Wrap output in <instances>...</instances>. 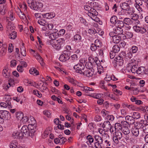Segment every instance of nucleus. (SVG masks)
I'll list each match as a JSON object with an SVG mask.
<instances>
[{
	"label": "nucleus",
	"instance_id": "nucleus-40",
	"mask_svg": "<svg viewBox=\"0 0 148 148\" xmlns=\"http://www.w3.org/2000/svg\"><path fill=\"white\" fill-rule=\"evenodd\" d=\"M38 23L39 24L42 26H46V25H47V22L44 19L38 20Z\"/></svg>",
	"mask_w": 148,
	"mask_h": 148
},
{
	"label": "nucleus",
	"instance_id": "nucleus-46",
	"mask_svg": "<svg viewBox=\"0 0 148 148\" xmlns=\"http://www.w3.org/2000/svg\"><path fill=\"white\" fill-rule=\"evenodd\" d=\"M21 121H22L24 123H26L27 122L29 121V119L28 117L27 116H23V117H22L21 120Z\"/></svg>",
	"mask_w": 148,
	"mask_h": 148
},
{
	"label": "nucleus",
	"instance_id": "nucleus-60",
	"mask_svg": "<svg viewBox=\"0 0 148 148\" xmlns=\"http://www.w3.org/2000/svg\"><path fill=\"white\" fill-rule=\"evenodd\" d=\"M19 136H18L16 137V138H17V139H22L23 138V137L24 136V133H23L21 132V131L20 132V133H18Z\"/></svg>",
	"mask_w": 148,
	"mask_h": 148
},
{
	"label": "nucleus",
	"instance_id": "nucleus-50",
	"mask_svg": "<svg viewBox=\"0 0 148 148\" xmlns=\"http://www.w3.org/2000/svg\"><path fill=\"white\" fill-rule=\"evenodd\" d=\"M43 114L46 115L48 117H51V113L49 111H44L43 112Z\"/></svg>",
	"mask_w": 148,
	"mask_h": 148
},
{
	"label": "nucleus",
	"instance_id": "nucleus-53",
	"mask_svg": "<svg viewBox=\"0 0 148 148\" xmlns=\"http://www.w3.org/2000/svg\"><path fill=\"white\" fill-rule=\"evenodd\" d=\"M126 34L127 37L131 38L133 36V34L131 32H126Z\"/></svg>",
	"mask_w": 148,
	"mask_h": 148
},
{
	"label": "nucleus",
	"instance_id": "nucleus-22",
	"mask_svg": "<svg viewBox=\"0 0 148 148\" xmlns=\"http://www.w3.org/2000/svg\"><path fill=\"white\" fill-rule=\"evenodd\" d=\"M29 129L26 125H23L21 128V131L25 135H28Z\"/></svg>",
	"mask_w": 148,
	"mask_h": 148
},
{
	"label": "nucleus",
	"instance_id": "nucleus-32",
	"mask_svg": "<svg viewBox=\"0 0 148 148\" xmlns=\"http://www.w3.org/2000/svg\"><path fill=\"white\" fill-rule=\"evenodd\" d=\"M16 32L15 31H13L10 34L9 37L10 38L12 39H14L16 37Z\"/></svg>",
	"mask_w": 148,
	"mask_h": 148
},
{
	"label": "nucleus",
	"instance_id": "nucleus-48",
	"mask_svg": "<svg viewBox=\"0 0 148 148\" xmlns=\"http://www.w3.org/2000/svg\"><path fill=\"white\" fill-rule=\"evenodd\" d=\"M17 61L15 60H12L10 62V65L11 66H15L17 64Z\"/></svg>",
	"mask_w": 148,
	"mask_h": 148
},
{
	"label": "nucleus",
	"instance_id": "nucleus-27",
	"mask_svg": "<svg viewBox=\"0 0 148 148\" xmlns=\"http://www.w3.org/2000/svg\"><path fill=\"white\" fill-rule=\"evenodd\" d=\"M2 74L4 77L8 78L10 76V71L7 68H5L2 71Z\"/></svg>",
	"mask_w": 148,
	"mask_h": 148
},
{
	"label": "nucleus",
	"instance_id": "nucleus-19",
	"mask_svg": "<svg viewBox=\"0 0 148 148\" xmlns=\"http://www.w3.org/2000/svg\"><path fill=\"white\" fill-rule=\"evenodd\" d=\"M112 125L110 122L108 121H105L103 123L102 125V127L103 128H105L108 131L109 129L111 128Z\"/></svg>",
	"mask_w": 148,
	"mask_h": 148
},
{
	"label": "nucleus",
	"instance_id": "nucleus-37",
	"mask_svg": "<svg viewBox=\"0 0 148 148\" xmlns=\"http://www.w3.org/2000/svg\"><path fill=\"white\" fill-rule=\"evenodd\" d=\"M117 19V18L116 16H113L110 19V21L112 24H116Z\"/></svg>",
	"mask_w": 148,
	"mask_h": 148
},
{
	"label": "nucleus",
	"instance_id": "nucleus-33",
	"mask_svg": "<svg viewBox=\"0 0 148 148\" xmlns=\"http://www.w3.org/2000/svg\"><path fill=\"white\" fill-rule=\"evenodd\" d=\"M19 6L22 9H24V12L25 13H27V5L25 3V2H23L22 5H19Z\"/></svg>",
	"mask_w": 148,
	"mask_h": 148
},
{
	"label": "nucleus",
	"instance_id": "nucleus-58",
	"mask_svg": "<svg viewBox=\"0 0 148 148\" xmlns=\"http://www.w3.org/2000/svg\"><path fill=\"white\" fill-rule=\"evenodd\" d=\"M6 10V7H3V9L1 10V14L2 15H5Z\"/></svg>",
	"mask_w": 148,
	"mask_h": 148
},
{
	"label": "nucleus",
	"instance_id": "nucleus-45",
	"mask_svg": "<svg viewBox=\"0 0 148 148\" xmlns=\"http://www.w3.org/2000/svg\"><path fill=\"white\" fill-rule=\"evenodd\" d=\"M124 107H125L128 108L129 109L131 110H134L135 109V108L134 106L132 105H128L127 104H124L123 105Z\"/></svg>",
	"mask_w": 148,
	"mask_h": 148
},
{
	"label": "nucleus",
	"instance_id": "nucleus-14",
	"mask_svg": "<svg viewBox=\"0 0 148 148\" xmlns=\"http://www.w3.org/2000/svg\"><path fill=\"white\" fill-rule=\"evenodd\" d=\"M1 116L4 119L8 120L10 118V115L9 112L4 110L2 111L1 113Z\"/></svg>",
	"mask_w": 148,
	"mask_h": 148
},
{
	"label": "nucleus",
	"instance_id": "nucleus-52",
	"mask_svg": "<svg viewBox=\"0 0 148 148\" xmlns=\"http://www.w3.org/2000/svg\"><path fill=\"white\" fill-rule=\"evenodd\" d=\"M17 69L18 71L20 72H22L23 70V69L22 66L20 65H18L17 66Z\"/></svg>",
	"mask_w": 148,
	"mask_h": 148
},
{
	"label": "nucleus",
	"instance_id": "nucleus-64",
	"mask_svg": "<svg viewBox=\"0 0 148 148\" xmlns=\"http://www.w3.org/2000/svg\"><path fill=\"white\" fill-rule=\"evenodd\" d=\"M136 5H142V2L141 0H135Z\"/></svg>",
	"mask_w": 148,
	"mask_h": 148
},
{
	"label": "nucleus",
	"instance_id": "nucleus-28",
	"mask_svg": "<svg viewBox=\"0 0 148 148\" xmlns=\"http://www.w3.org/2000/svg\"><path fill=\"white\" fill-rule=\"evenodd\" d=\"M132 20H131L129 18H125L123 19V22L124 24L127 25L133 24Z\"/></svg>",
	"mask_w": 148,
	"mask_h": 148
},
{
	"label": "nucleus",
	"instance_id": "nucleus-41",
	"mask_svg": "<svg viewBox=\"0 0 148 148\" xmlns=\"http://www.w3.org/2000/svg\"><path fill=\"white\" fill-rule=\"evenodd\" d=\"M18 10L20 11V12L18 14L19 17L21 19H25L26 17L24 14V13H23V12L21 11V10L19 9V8H18Z\"/></svg>",
	"mask_w": 148,
	"mask_h": 148
},
{
	"label": "nucleus",
	"instance_id": "nucleus-1",
	"mask_svg": "<svg viewBox=\"0 0 148 148\" xmlns=\"http://www.w3.org/2000/svg\"><path fill=\"white\" fill-rule=\"evenodd\" d=\"M65 40L64 38L58 40H51L47 42V44L51 45L53 48L57 50H59L61 48L62 45L65 43Z\"/></svg>",
	"mask_w": 148,
	"mask_h": 148
},
{
	"label": "nucleus",
	"instance_id": "nucleus-31",
	"mask_svg": "<svg viewBox=\"0 0 148 148\" xmlns=\"http://www.w3.org/2000/svg\"><path fill=\"white\" fill-rule=\"evenodd\" d=\"M128 68H130L129 69L131 70L132 73H135L136 72L137 73V65H134L132 67H128Z\"/></svg>",
	"mask_w": 148,
	"mask_h": 148
},
{
	"label": "nucleus",
	"instance_id": "nucleus-25",
	"mask_svg": "<svg viewBox=\"0 0 148 148\" xmlns=\"http://www.w3.org/2000/svg\"><path fill=\"white\" fill-rule=\"evenodd\" d=\"M145 68L144 67L141 66L137 69L136 73L138 74H143L145 73Z\"/></svg>",
	"mask_w": 148,
	"mask_h": 148
},
{
	"label": "nucleus",
	"instance_id": "nucleus-35",
	"mask_svg": "<svg viewBox=\"0 0 148 148\" xmlns=\"http://www.w3.org/2000/svg\"><path fill=\"white\" fill-rule=\"evenodd\" d=\"M124 23L123 22V21H120L118 20L117 21L116 23V24H117L118 27H124Z\"/></svg>",
	"mask_w": 148,
	"mask_h": 148
},
{
	"label": "nucleus",
	"instance_id": "nucleus-61",
	"mask_svg": "<svg viewBox=\"0 0 148 148\" xmlns=\"http://www.w3.org/2000/svg\"><path fill=\"white\" fill-rule=\"evenodd\" d=\"M46 27H47L49 29H52L53 27V25L52 24H48L47 23Z\"/></svg>",
	"mask_w": 148,
	"mask_h": 148
},
{
	"label": "nucleus",
	"instance_id": "nucleus-7",
	"mask_svg": "<svg viewBox=\"0 0 148 148\" xmlns=\"http://www.w3.org/2000/svg\"><path fill=\"white\" fill-rule=\"evenodd\" d=\"M69 54V52L67 50L63 51V53L60 56L59 59L62 62H65L70 58Z\"/></svg>",
	"mask_w": 148,
	"mask_h": 148
},
{
	"label": "nucleus",
	"instance_id": "nucleus-20",
	"mask_svg": "<svg viewBox=\"0 0 148 148\" xmlns=\"http://www.w3.org/2000/svg\"><path fill=\"white\" fill-rule=\"evenodd\" d=\"M114 31L115 33L117 34H121L123 33V29L119 27H116L114 29Z\"/></svg>",
	"mask_w": 148,
	"mask_h": 148
},
{
	"label": "nucleus",
	"instance_id": "nucleus-55",
	"mask_svg": "<svg viewBox=\"0 0 148 148\" xmlns=\"http://www.w3.org/2000/svg\"><path fill=\"white\" fill-rule=\"evenodd\" d=\"M115 53L112 51H111L110 53V58L111 59H113L115 57Z\"/></svg>",
	"mask_w": 148,
	"mask_h": 148
},
{
	"label": "nucleus",
	"instance_id": "nucleus-9",
	"mask_svg": "<svg viewBox=\"0 0 148 148\" xmlns=\"http://www.w3.org/2000/svg\"><path fill=\"white\" fill-rule=\"evenodd\" d=\"M10 96L8 97V100L6 101L5 102H0V106L2 107L6 108L8 107V108H11L12 107V106L10 102L11 99L10 97Z\"/></svg>",
	"mask_w": 148,
	"mask_h": 148
},
{
	"label": "nucleus",
	"instance_id": "nucleus-49",
	"mask_svg": "<svg viewBox=\"0 0 148 148\" xmlns=\"http://www.w3.org/2000/svg\"><path fill=\"white\" fill-rule=\"evenodd\" d=\"M6 51V49L4 48H2L0 51V56H2L5 54Z\"/></svg>",
	"mask_w": 148,
	"mask_h": 148
},
{
	"label": "nucleus",
	"instance_id": "nucleus-62",
	"mask_svg": "<svg viewBox=\"0 0 148 148\" xmlns=\"http://www.w3.org/2000/svg\"><path fill=\"white\" fill-rule=\"evenodd\" d=\"M88 32L90 34H95L96 32V31L92 29H90L88 30Z\"/></svg>",
	"mask_w": 148,
	"mask_h": 148
},
{
	"label": "nucleus",
	"instance_id": "nucleus-44",
	"mask_svg": "<svg viewBox=\"0 0 148 148\" xmlns=\"http://www.w3.org/2000/svg\"><path fill=\"white\" fill-rule=\"evenodd\" d=\"M9 82L8 83V84L9 85H10V86H9L8 85H7L6 86L7 87V88H8L11 86H12L13 85H14V80L10 78L9 80Z\"/></svg>",
	"mask_w": 148,
	"mask_h": 148
},
{
	"label": "nucleus",
	"instance_id": "nucleus-15",
	"mask_svg": "<svg viewBox=\"0 0 148 148\" xmlns=\"http://www.w3.org/2000/svg\"><path fill=\"white\" fill-rule=\"evenodd\" d=\"M31 127H30V130H29V133L28 135L29 136L32 137L35 134V132L36 131V127L35 126H34L33 125H31Z\"/></svg>",
	"mask_w": 148,
	"mask_h": 148
},
{
	"label": "nucleus",
	"instance_id": "nucleus-16",
	"mask_svg": "<svg viewBox=\"0 0 148 148\" xmlns=\"http://www.w3.org/2000/svg\"><path fill=\"white\" fill-rule=\"evenodd\" d=\"M131 131L133 135L136 137H137L139 134V129L134 127L132 128L131 130Z\"/></svg>",
	"mask_w": 148,
	"mask_h": 148
},
{
	"label": "nucleus",
	"instance_id": "nucleus-5",
	"mask_svg": "<svg viewBox=\"0 0 148 148\" xmlns=\"http://www.w3.org/2000/svg\"><path fill=\"white\" fill-rule=\"evenodd\" d=\"M73 40L77 42L76 46L78 47H81L83 45L82 40L81 36L79 34L75 35L73 37Z\"/></svg>",
	"mask_w": 148,
	"mask_h": 148
},
{
	"label": "nucleus",
	"instance_id": "nucleus-18",
	"mask_svg": "<svg viewBox=\"0 0 148 148\" xmlns=\"http://www.w3.org/2000/svg\"><path fill=\"white\" fill-rule=\"evenodd\" d=\"M125 119L127 121L128 124L132 125L135 123V119L133 118V116H127L125 117Z\"/></svg>",
	"mask_w": 148,
	"mask_h": 148
},
{
	"label": "nucleus",
	"instance_id": "nucleus-51",
	"mask_svg": "<svg viewBox=\"0 0 148 148\" xmlns=\"http://www.w3.org/2000/svg\"><path fill=\"white\" fill-rule=\"evenodd\" d=\"M101 113L103 116L105 117L107 115H108V112L106 111L105 110L103 109L101 111Z\"/></svg>",
	"mask_w": 148,
	"mask_h": 148
},
{
	"label": "nucleus",
	"instance_id": "nucleus-21",
	"mask_svg": "<svg viewBox=\"0 0 148 148\" xmlns=\"http://www.w3.org/2000/svg\"><path fill=\"white\" fill-rule=\"evenodd\" d=\"M120 6L123 10L128 11L130 9V6L129 4L126 3H124L122 4H120Z\"/></svg>",
	"mask_w": 148,
	"mask_h": 148
},
{
	"label": "nucleus",
	"instance_id": "nucleus-8",
	"mask_svg": "<svg viewBox=\"0 0 148 148\" xmlns=\"http://www.w3.org/2000/svg\"><path fill=\"white\" fill-rule=\"evenodd\" d=\"M73 68L76 70L75 71L77 73L82 74L83 72L82 71L84 69L85 66L82 63H80L75 65Z\"/></svg>",
	"mask_w": 148,
	"mask_h": 148
},
{
	"label": "nucleus",
	"instance_id": "nucleus-3",
	"mask_svg": "<svg viewBox=\"0 0 148 148\" xmlns=\"http://www.w3.org/2000/svg\"><path fill=\"white\" fill-rule=\"evenodd\" d=\"M94 145L95 148H101V145L103 143L102 138L99 136L96 135L94 136Z\"/></svg>",
	"mask_w": 148,
	"mask_h": 148
},
{
	"label": "nucleus",
	"instance_id": "nucleus-24",
	"mask_svg": "<svg viewBox=\"0 0 148 148\" xmlns=\"http://www.w3.org/2000/svg\"><path fill=\"white\" fill-rule=\"evenodd\" d=\"M29 72L31 74L34 75H37L39 74L38 71L34 67L30 69L29 70Z\"/></svg>",
	"mask_w": 148,
	"mask_h": 148
},
{
	"label": "nucleus",
	"instance_id": "nucleus-59",
	"mask_svg": "<svg viewBox=\"0 0 148 148\" xmlns=\"http://www.w3.org/2000/svg\"><path fill=\"white\" fill-rule=\"evenodd\" d=\"M89 12H92V13L94 14L95 15H97V12L96 11V10L93 8H91V9Z\"/></svg>",
	"mask_w": 148,
	"mask_h": 148
},
{
	"label": "nucleus",
	"instance_id": "nucleus-36",
	"mask_svg": "<svg viewBox=\"0 0 148 148\" xmlns=\"http://www.w3.org/2000/svg\"><path fill=\"white\" fill-rule=\"evenodd\" d=\"M112 51L114 52L117 53L120 50V47L118 45H114L112 48Z\"/></svg>",
	"mask_w": 148,
	"mask_h": 148
},
{
	"label": "nucleus",
	"instance_id": "nucleus-34",
	"mask_svg": "<svg viewBox=\"0 0 148 148\" xmlns=\"http://www.w3.org/2000/svg\"><path fill=\"white\" fill-rule=\"evenodd\" d=\"M59 33H52L50 35V38L51 40H56L55 39L57 38L58 37Z\"/></svg>",
	"mask_w": 148,
	"mask_h": 148
},
{
	"label": "nucleus",
	"instance_id": "nucleus-26",
	"mask_svg": "<svg viewBox=\"0 0 148 148\" xmlns=\"http://www.w3.org/2000/svg\"><path fill=\"white\" fill-rule=\"evenodd\" d=\"M112 39L114 43H118L121 40V37L118 35H116Z\"/></svg>",
	"mask_w": 148,
	"mask_h": 148
},
{
	"label": "nucleus",
	"instance_id": "nucleus-63",
	"mask_svg": "<svg viewBox=\"0 0 148 148\" xmlns=\"http://www.w3.org/2000/svg\"><path fill=\"white\" fill-rule=\"evenodd\" d=\"M65 33V30L63 29H60L58 33L60 35H63Z\"/></svg>",
	"mask_w": 148,
	"mask_h": 148
},
{
	"label": "nucleus",
	"instance_id": "nucleus-57",
	"mask_svg": "<svg viewBox=\"0 0 148 148\" xmlns=\"http://www.w3.org/2000/svg\"><path fill=\"white\" fill-rule=\"evenodd\" d=\"M107 119L112 121L114 119V117L112 115H108L107 117Z\"/></svg>",
	"mask_w": 148,
	"mask_h": 148
},
{
	"label": "nucleus",
	"instance_id": "nucleus-42",
	"mask_svg": "<svg viewBox=\"0 0 148 148\" xmlns=\"http://www.w3.org/2000/svg\"><path fill=\"white\" fill-rule=\"evenodd\" d=\"M33 92L34 94L37 95L39 97H41L42 96V94L37 90H33Z\"/></svg>",
	"mask_w": 148,
	"mask_h": 148
},
{
	"label": "nucleus",
	"instance_id": "nucleus-4",
	"mask_svg": "<svg viewBox=\"0 0 148 148\" xmlns=\"http://www.w3.org/2000/svg\"><path fill=\"white\" fill-rule=\"evenodd\" d=\"M28 6L32 9L35 10H38L39 9L43 6L42 4L38 1H33L32 2L31 4L28 3Z\"/></svg>",
	"mask_w": 148,
	"mask_h": 148
},
{
	"label": "nucleus",
	"instance_id": "nucleus-23",
	"mask_svg": "<svg viewBox=\"0 0 148 148\" xmlns=\"http://www.w3.org/2000/svg\"><path fill=\"white\" fill-rule=\"evenodd\" d=\"M122 130V132L125 135L129 134L130 133V130L127 126H123Z\"/></svg>",
	"mask_w": 148,
	"mask_h": 148
},
{
	"label": "nucleus",
	"instance_id": "nucleus-6",
	"mask_svg": "<svg viewBox=\"0 0 148 148\" xmlns=\"http://www.w3.org/2000/svg\"><path fill=\"white\" fill-rule=\"evenodd\" d=\"M113 139L114 143L116 144H118L119 142V140H120L122 137V134L121 132L119 131H115L113 133Z\"/></svg>",
	"mask_w": 148,
	"mask_h": 148
},
{
	"label": "nucleus",
	"instance_id": "nucleus-2",
	"mask_svg": "<svg viewBox=\"0 0 148 148\" xmlns=\"http://www.w3.org/2000/svg\"><path fill=\"white\" fill-rule=\"evenodd\" d=\"M125 53L124 52H122L120 54V55L117 56L114 59L115 61V65L116 66H121L123 63V57H124Z\"/></svg>",
	"mask_w": 148,
	"mask_h": 148
},
{
	"label": "nucleus",
	"instance_id": "nucleus-43",
	"mask_svg": "<svg viewBox=\"0 0 148 148\" xmlns=\"http://www.w3.org/2000/svg\"><path fill=\"white\" fill-rule=\"evenodd\" d=\"M86 68H87V69H93V66L92 65V63L90 62H88L86 64Z\"/></svg>",
	"mask_w": 148,
	"mask_h": 148
},
{
	"label": "nucleus",
	"instance_id": "nucleus-12",
	"mask_svg": "<svg viewBox=\"0 0 148 148\" xmlns=\"http://www.w3.org/2000/svg\"><path fill=\"white\" fill-rule=\"evenodd\" d=\"M138 50L137 47L136 46H132L131 48L130 49V52L128 53L127 54V56H128V58H130L132 56V55L131 53H136Z\"/></svg>",
	"mask_w": 148,
	"mask_h": 148
},
{
	"label": "nucleus",
	"instance_id": "nucleus-38",
	"mask_svg": "<svg viewBox=\"0 0 148 148\" xmlns=\"http://www.w3.org/2000/svg\"><path fill=\"white\" fill-rule=\"evenodd\" d=\"M23 116V113L21 112H18L16 113V117L18 120H21Z\"/></svg>",
	"mask_w": 148,
	"mask_h": 148
},
{
	"label": "nucleus",
	"instance_id": "nucleus-17",
	"mask_svg": "<svg viewBox=\"0 0 148 148\" xmlns=\"http://www.w3.org/2000/svg\"><path fill=\"white\" fill-rule=\"evenodd\" d=\"M138 15L136 14H132V18L131 20H132L133 24H138L139 23V21L138 20Z\"/></svg>",
	"mask_w": 148,
	"mask_h": 148
},
{
	"label": "nucleus",
	"instance_id": "nucleus-39",
	"mask_svg": "<svg viewBox=\"0 0 148 148\" xmlns=\"http://www.w3.org/2000/svg\"><path fill=\"white\" fill-rule=\"evenodd\" d=\"M132 116L134 119H139L140 116V113L138 112H133Z\"/></svg>",
	"mask_w": 148,
	"mask_h": 148
},
{
	"label": "nucleus",
	"instance_id": "nucleus-30",
	"mask_svg": "<svg viewBox=\"0 0 148 148\" xmlns=\"http://www.w3.org/2000/svg\"><path fill=\"white\" fill-rule=\"evenodd\" d=\"M17 142L16 140H13L12 141L10 144V148H17Z\"/></svg>",
	"mask_w": 148,
	"mask_h": 148
},
{
	"label": "nucleus",
	"instance_id": "nucleus-13",
	"mask_svg": "<svg viewBox=\"0 0 148 148\" xmlns=\"http://www.w3.org/2000/svg\"><path fill=\"white\" fill-rule=\"evenodd\" d=\"M83 74L84 75H86L88 77H91L94 74V69H87V70L83 72Z\"/></svg>",
	"mask_w": 148,
	"mask_h": 148
},
{
	"label": "nucleus",
	"instance_id": "nucleus-56",
	"mask_svg": "<svg viewBox=\"0 0 148 148\" xmlns=\"http://www.w3.org/2000/svg\"><path fill=\"white\" fill-rule=\"evenodd\" d=\"M20 133V132H14L12 134V136L13 137L15 138H16V137L18 136H19L18 133Z\"/></svg>",
	"mask_w": 148,
	"mask_h": 148
},
{
	"label": "nucleus",
	"instance_id": "nucleus-54",
	"mask_svg": "<svg viewBox=\"0 0 148 148\" xmlns=\"http://www.w3.org/2000/svg\"><path fill=\"white\" fill-rule=\"evenodd\" d=\"M132 91H133V93L135 95H137L138 94L139 92H140L139 90H138V88H132Z\"/></svg>",
	"mask_w": 148,
	"mask_h": 148
},
{
	"label": "nucleus",
	"instance_id": "nucleus-29",
	"mask_svg": "<svg viewBox=\"0 0 148 148\" xmlns=\"http://www.w3.org/2000/svg\"><path fill=\"white\" fill-rule=\"evenodd\" d=\"M122 128L123 127L120 123H117L115 124L114 130L115 131H119L120 130H121Z\"/></svg>",
	"mask_w": 148,
	"mask_h": 148
},
{
	"label": "nucleus",
	"instance_id": "nucleus-47",
	"mask_svg": "<svg viewBox=\"0 0 148 148\" xmlns=\"http://www.w3.org/2000/svg\"><path fill=\"white\" fill-rule=\"evenodd\" d=\"M87 139L89 140L90 143H92L93 142L94 139L91 135H88L87 136Z\"/></svg>",
	"mask_w": 148,
	"mask_h": 148
},
{
	"label": "nucleus",
	"instance_id": "nucleus-10",
	"mask_svg": "<svg viewBox=\"0 0 148 148\" xmlns=\"http://www.w3.org/2000/svg\"><path fill=\"white\" fill-rule=\"evenodd\" d=\"M101 42L99 40L97 39L95 42V43H92L91 45L90 49L92 51H96L98 48L101 46Z\"/></svg>",
	"mask_w": 148,
	"mask_h": 148
},
{
	"label": "nucleus",
	"instance_id": "nucleus-11",
	"mask_svg": "<svg viewBox=\"0 0 148 148\" xmlns=\"http://www.w3.org/2000/svg\"><path fill=\"white\" fill-rule=\"evenodd\" d=\"M133 28L134 31L137 32H140L143 34L146 31V29L144 27H140L137 25L134 26Z\"/></svg>",
	"mask_w": 148,
	"mask_h": 148
}]
</instances>
